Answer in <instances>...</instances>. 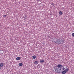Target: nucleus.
Here are the masks:
<instances>
[{"instance_id": "f257e3e1", "label": "nucleus", "mask_w": 74, "mask_h": 74, "mask_svg": "<svg viewBox=\"0 0 74 74\" xmlns=\"http://www.w3.org/2000/svg\"><path fill=\"white\" fill-rule=\"evenodd\" d=\"M63 66L61 65L58 64L57 67L55 69V70L57 73H59L61 71V69H62Z\"/></svg>"}, {"instance_id": "f03ea898", "label": "nucleus", "mask_w": 74, "mask_h": 74, "mask_svg": "<svg viewBox=\"0 0 74 74\" xmlns=\"http://www.w3.org/2000/svg\"><path fill=\"white\" fill-rule=\"evenodd\" d=\"M63 71H62V74H66V73H67V72H68V71H69V69H65V68H64L62 70H64Z\"/></svg>"}, {"instance_id": "7ed1b4c3", "label": "nucleus", "mask_w": 74, "mask_h": 74, "mask_svg": "<svg viewBox=\"0 0 74 74\" xmlns=\"http://www.w3.org/2000/svg\"><path fill=\"white\" fill-rule=\"evenodd\" d=\"M62 42H63V40L62 39H58L56 40V41L55 42V43L59 45L60 44H61Z\"/></svg>"}, {"instance_id": "20e7f679", "label": "nucleus", "mask_w": 74, "mask_h": 74, "mask_svg": "<svg viewBox=\"0 0 74 74\" xmlns=\"http://www.w3.org/2000/svg\"><path fill=\"white\" fill-rule=\"evenodd\" d=\"M4 66V64L3 63H1L0 64V67H3Z\"/></svg>"}, {"instance_id": "39448f33", "label": "nucleus", "mask_w": 74, "mask_h": 74, "mask_svg": "<svg viewBox=\"0 0 74 74\" xmlns=\"http://www.w3.org/2000/svg\"><path fill=\"white\" fill-rule=\"evenodd\" d=\"M16 59L17 60H19L21 59V57H17L16 58Z\"/></svg>"}, {"instance_id": "423d86ee", "label": "nucleus", "mask_w": 74, "mask_h": 74, "mask_svg": "<svg viewBox=\"0 0 74 74\" xmlns=\"http://www.w3.org/2000/svg\"><path fill=\"white\" fill-rule=\"evenodd\" d=\"M59 14L60 15H62V14H63V13H62V11H60L59 12Z\"/></svg>"}, {"instance_id": "0eeeda50", "label": "nucleus", "mask_w": 74, "mask_h": 74, "mask_svg": "<svg viewBox=\"0 0 74 74\" xmlns=\"http://www.w3.org/2000/svg\"><path fill=\"white\" fill-rule=\"evenodd\" d=\"M38 61H36L34 62V64H38Z\"/></svg>"}, {"instance_id": "6e6552de", "label": "nucleus", "mask_w": 74, "mask_h": 74, "mask_svg": "<svg viewBox=\"0 0 74 74\" xmlns=\"http://www.w3.org/2000/svg\"><path fill=\"white\" fill-rule=\"evenodd\" d=\"M44 60H40V63H43V62H44Z\"/></svg>"}, {"instance_id": "1a4fd4ad", "label": "nucleus", "mask_w": 74, "mask_h": 74, "mask_svg": "<svg viewBox=\"0 0 74 74\" xmlns=\"http://www.w3.org/2000/svg\"><path fill=\"white\" fill-rule=\"evenodd\" d=\"M19 66H22L23 64L22 63H19L18 64Z\"/></svg>"}, {"instance_id": "9d476101", "label": "nucleus", "mask_w": 74, "mask_h": 74, "mask_svg": "<svg viewBox=\"0 0 74 74\" xmlns=\"http://www.w3.org/2000/svg\"><path fill=\"white\" fill-rule=\"evenodd\" d=\"M27 15H25V17H24V19H27Z\"/></svg>"}, {"instance_id": "9b49d317", "label": "nucleus", "mask_w": 74, "mask_h": 74, "mask_svg": "<svg viewBox=\"0 0 74 74\" xmlns=\"http://www.w3.org/2000/svg\"><path fill=\"white\" fill-rule=\"evenodd\" d=\"M32 58L34 59H36V56H32Z\"/></svg>"}, {"instance_id": "f8f14e48", "label": "nucleus", "mask_w": 74, "mask_h": 74, "mask_svg": "<svg viewBox=\"0 0 74 74\" xmlns=\"http://www.w3.org/2000/svg\"><path fill=\"white\" fill-rule=\"evenodd\" d=\"M72 36H73V37H74V33H73L72 34Z\"/></svg>"}, {"instance_id": "ddd939ff", "label": "nucleus", "mask_w": 74, "mask_h": 74, "mask_svg": "<svg viewBox=\"0 0 74 74\" xmlns=\"http://www.w3.org/2000/svg\"><path fill=\"white\" fill-rule=\"evenodd\" d=\"M51 5H54V4L52 3L51 4Z\"/></svg>"}, {"instance_id": "4468645a", "label": "nucleus", "mask_w": 74, "mask_h": 74, "mask_svg": "<svg viewBox=\"0 0 74 74\" xmlns=\"http://www.w3.org/2000/svg\"><path fill=\"white\" fill-rule=\"evenodd\" d=\"M4 16H5V17H6V16H7V15H5Z\"/></svg>"}, {"instance_id": "2eb2a0df", "label": "nucleus", "mask_w": 74, "mask_h": 74, "mask_svg": "<svg viewBox=\"0 0 74 74\" xmlns=\"http://www.w3.org/2000/svg\"><path fill=\"white\" fill-rule=\"evenodd\" d=\"M37 1H40V0H37Z\"/></svg>"}, {"instance_id": "dca6fc26", "label": "nucleus", "mask_w": 74, "mask_h": 74, "mask_svg": "<svg viewBox=\"0 0 74 74\" xmlns=\"http://www.w3.org/2000/svg\"><path fill=\"white\" fill-rule=\"evenodd\" d=\"M52 42H53V40H52Z\"/></svg>"}, {"instance_id": "f3484780", "label": "nucleus", "mask_w": 74, "mask_h": 74, "mask_svg": "<svg viewBox=\"0 0 74 74\" xmlns=\"http://www.w3.org/2000/svg\"><path fill=\"white\" fill-rule=\"evenodd\" d=\"M0 69H1V67H0Z\"/></svg>"}]
</instances>
